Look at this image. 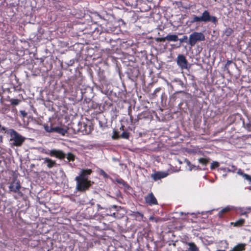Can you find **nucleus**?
I'll list each match as a JSON object with an SVG mask.
<instances>
[{
	"label": "nucleus",
	"instance_id": "c756f323",
	"mask_svg": "<svg viewBox=\"0 0 251 251\" xmlns=\"http://www.w3.org/2000/svg\"><path fill=\"white\" fill-rule=\"evenodd\" d=\"M243 125L245 128L249 131H251V123H249L245 124L244 122H243Z\"/></svg>",
	"mask_w": 251,
	"mask_h": 251
},
{
	"label": "nucleus",
	"instance_id": "9b49d317",
	"mask_svg": "<svg viewBox=\"0 0 251 251\" xmlns=\"http://www.w3.org/2000/svg\"><path fill=\"white\" fill-rule=\"evenodd\" d=\"M92 173L91 169H82L80 172L79 175L75 177L77 179H83L84 180H89L88 176Z\"/></svg>",
	"mask_w": 251,
	"mask_h": 251
},
{
	"label": "nucleus",
	"instance_id": "cd10ccee",
	"mask_svg": "<svg viewBox=\"0 0 251 251\" xmlns=\"http://www.w3.org/2000/svg\"><path fill=\"white\" fill-rule=\"evenodd\" d=\"M220 165V164L217 161H213L211 164L210 166V169L211 170H214L215 168L218 167Z\"/></svg>",
	"mask_w": 251,
	"mask_h": 251
},
{
	"label": "nucleus",
	"instance_id": "39448f33",
	"mask_svg": "<svg viewBox=\"0 0 251 251\" xmlns=\"http://www.w3.org/2000/svg\"><path fill=\"white\" fill-rule=\"evenodd\" d=\"M76 181V189L79 192H85L91 186L90 180H84L83 179L75 178Z\"/></svg>",
	"mask_w": 251,
	"mask_h": 251
},
{
	"label": "nucleus",
	"instance_id": "72a5a7b5",
	"mask_svg": "<svg viewBox=\"0 0 251 251\" xmlns=\"http://www.w3.org/2000/svg\"><path fill=\"white\" fill-rule=\"evenodd\" d=\"M128 114L129 116L130 120L131 123H135V122L134 121L133 117L132 115H131V109L128 110Z\"/></svg>",
	"mask_w": 251,
	"mask_h": 251
},
{
	"label": "nucleus",
	"instance_id": "58836bf2",
	"mask_svg": "<svg viewBox=\"0 0 251 251\" xmlns=\"http://www.w3.org/2000/svg\"><path fill=\"white\" fill-rule=\"evenodd\" d=\"M236 170V167L234 166H233V165L231 166V169H229V168L227 169V171H232V172H233L234 171H235Z\"/></svg>",
	"mask_w": 251,
	"mask_h": 251
},
{
	"label": "nucleus",
	"instance_id": "b1692460",
	"mask_svg": "<svg viewBox=\"0 0 251 251\" xmlns=\"http://www.w3.org/2000/svg\"><path fill=\"white\" fill-rule=\"evenodd\" d=\"M10 110L9 105L6 104H3V106L1 107V111L3 113H6Z\"/></svg>",
	"mask_w": 251,
	"mask_h": 251
},
{
	"label": "nucleus",
	"instance_id": "7ed1b4c3",
	"mask_svg": "<svg viewBox=\"0 0 251 251\" xmlns=\"http://www.w3.org/2000/svg\"><path fill=\"white\" fill-rule=\"evenodd\" d=\"M205 40V36L203 33L195 31L189 35L188 44L191 47H194L197 42L204 41Z\"/></svg>",
	"mask_w": 251,
	"mask_h": 251
},
{
	"label": "nucleus",
	"instance_id": "2eb2a0df",
	"mask_svg": "<svg viewBox=\"0 0 251 251\" xmlns=\"http://www.w3.org/2000/svg\"><path fill=\"white\" fill-rule=\"evenodd\" d=\"M245 223V220L243 218L239 219V220L230 223V225L234 227H241L244 225Z\"/></svg>",
	"mask_w": 251,
	"mask_h": 251
},
{
	"label": "nucleus",
	"instance_id": "79ce46f5",
	"mask_svg": "<svg viewBox=\"0 0 251 251\" xmlns=\"http://www.w3.org/2000/svg\"><path fill=\"white\" fill-rule=\"evenodd\" d=\"M3 137L1 135H0V143L2 142Z\"/></svg>",
	"mask_w": 251,
	"mask_h": 251
},
{
	"label": "nucleus",
	"instance_id": "ddd939ff",
	"mask_svg": "<svg viewBox=\"0 0 251 251\" xmlns=\"http://www.w3.org/2000/svg\"><path fill=\"white\" fill-rule=\"evenodd\" d=\"M42 159L44 160L43 163L46 164L48 168L50 169L56 166L57 165L55 160H53L50 158L45 157Z\"/></svg>",
	"mask_w": 251,
	"mask_h": 251
},
{
	"label": "nucleus",
	"instance_id": "f03ea898",
	"mask_svg": "<svg viewBox=\"0 0 251 251\" xmlns=\"http://www.w3.org/2000/svg\"><path fill=\"white\" fill-rule=\"evenodd\" d=\"M201 22L204 23L211 22L214 24H216L218 22V20L215 16H210L209 12L208 10H205L202 13L201 16L199 17L196 15H194L193 19L191 21V23Z\"/></svg>",
	"mask_w": 251,
	"mask_h": 251
},
{
	"label": "nucleus",
	"instance_id": "e433bc0d",
	"mask_svg": "<svg viewBox=\"0 0 251 251\" xmlns=\"http://www.w3.org/2000/svg\"><path fill=\"white\" fill-rule=\"evenodd\" d=\"M97 206L98 211H100L101 210H104L105 211V209L106 208L102 207L100 204H97Z\"/></svg>",
	"mask_w": 251,
	"mask_h": 251
},
{
	"label": "nucleus",
	"instance_id": "f704fd0d",
	"mask_svg": "<svg viewBox=\"0 0 251 251\" xmlns=\"http://www.w3.org/2000/svg\"><path fill=\"white\" fill-rule=\"evenodd\" d=\"M166 40V39H165V37H158V38H155V41L157 42H164Z\"/></svg>",
	"mask_w": 251,
	"mask_h": 251
},
{
	"label": "nucleus",
	"instance_id": "5701e85b",
	"mask_svg": "<svg viewBox=\"0 0 251 251\" xmlns=\"http://www.w3.org/2000/svg\"><path fill=\"white\" fill-rule=\"evenodd\" d=\"M233 33V29L232 28H229V27L226 28L225 31V32H224V34L226 36H230Z\"/></svg>",
	"mask_w": 251,
	"mask_h": 251
},
{
	"label": "nucleus",
	"instance_id": "4468645a",
	"mask_svg": "<svg viewBox=\"0 0 251 251\" xmlns=\"http://www.w3.org/2000/svg\"><path fill=\"white\" fill-rule=\"evenodd\" d=\"M233 209V207L232 206L228 205L221 209L219 212L218 216L219 218H223L226 213L231 211Z\"/></svg>",
	"mask_w": 251,
	"mask_h": 251
},
{
	"label": "nucleus",
	"instance_id": "6e6552de",
	"mask_svg": "<svg viewBox=\"0 0 251 251\" xmlns=\"http://www.w3.org/2000/svg\"><path fill=\"white\" fill-rule=\"evenodd\" d=\"M46 154H48L51 157H55L59 159H63L65 157V154L63 151L61 150H57L55 149L49 150L45 152Z\"/></svg>",
	"mask_w": 251,
	"mask_h": 251
},
{
	"label": "nucleus",
	"instance_id": "f3484780",
	"mask_svg": "<svg viewBox=\"0 0 251 251\" xmlns=\"http://www.w3.org/2000/svg\"><path fill=\"white\" fill-rule=\"evenodd\" d=\"M238 174L243 176V177L248 181L250 183H251V176L244 173L241 169H240L238 172Z\"/></svg>",
	"mask_w": 251,
	"mask_h": 251
},
{
	"label": "nucleus",
	"instance_id": "20e7f679",
	"mask_svg": "<svg viewBox=\"0 0 251 251\" xmlns=\"http://www.w3.org/2000/svg\"><path fill=\"white\" fill-rule=\"evenodd\" d=\"M122 209L121 206L116 205H113L108 208L105 209L104 213H103L105 216H109L116 218H121V215L119 214V212Z\"/></svg>",
	"mask_w": 251,
	"mask_h": 251
},
{
	"label": "nucleus",
	"instance_id": "f257e3e1",
	"mask_svg": "<svg viewBox=\"0 0 251 251\" xmlns=\"http://www.w3.org/2000/svg\"><path fill=\"white\" fill-rule=\"evenodd\" d=\"M5 132L10 135V141L11 142V144L13 146L21 147L25 141V138L20 134L14 129H9Z\"/></svg>",
	"mask_w": 251,
	"mask_h": 251
},
{
	"label": "nucleus",
	"instance_id": "6ab92c4d",
	"mask_svg": "<svg viewBox=\"0 0 251 251\" xmlns=\"http://www.w3.org/2000/svg\"><path fill=\"white\" fill-rule=\"evenodd\" d=\"M165 39L169 41L176 42L178 40V36L176 35H168L165 37Z\"/></svg>",
	"mask_w": 251,
	"mask_h": 251
},
{
	"label": "nucleus",
	"instance_id": "393cba45",
	"mask_svg": "<svg viewBox=\"0 0 251 251\" xmlns=\"http://www.w3.org/2000/svg\"><path fill=\"white\" fill-rule=\"evenodd\" d=\"M120 136V138L128 139L129 137V133L127 131H124Z\"/></svg>",
	"mask_w": 251,
	"mask_h": 251
},
{
	"label": "nucleus",
	"instance_id": "a878e982",
	"mask_svg": "<svg viewBox=\"0 0 251 251\" xmlns=\"http://www.w3.org/2000/svg\"><path fill=\"white\" fill-rule=\"evenodd\" d=\"M10 101L11 102V104L12 105H17L19 104L20 102L21 101L20 100L18 99H11L10 100Z\"/></svg>",
	"mask_w": 251,
	"mask_h": 251
},
{
	"label": "nucleus",
	"instance_id": "0eeeda50",
	"mask_svg": "<svg viewBox=\"0 0 251 251\" xmlns=\"http://www.w3.org/2000/svg\"><path fill=\"white\" fill-rule=\"evenodd\" d=\"M21 186L19 180L13 181L9 185V189L11 192L16 193L19 198L23 197V193L20 191Z\"/></svg>",
	"mask_w": 251,
	"mask_h": 251
},
{
	"label": "nucleus",
	"instance_id": "c9c22d12",
	"mask_svg": "<svg viewBox=\"0 0 251 251\" xmlns=\"http://www.w3.org/2000/svg\"><path fill=\"white\" fill-rule=\"evenodd\" d=\"M117 182L118 183H119L120 184H122L124 186H125L126 184V182L122 179H117Z\"/></svg>",
	"mask_w": 251,
	"mask_h": 251
},
{
	"label": "nucleus",
	"instance_id": "1a4fd4ad",
	"mask_svg": "<svg viewBox=\"0 0 251 251\" xmlns=\"http://www.w3.org/2000/svg\"><path fill=\"white\" fill-rule=\"evenodd\" d=\"M177 64L182 69L187 68V61L182 54H179L177 56Z\"/></svg>",
	"mask_w": 251,
	"mask_h": 251
},
{
	"label": "nucleus",
	"instance_id": "4c0bfd02",
	"mask_svg": "<svg viewBox=\"0 0 251 251\" xmlns=\"http://www.w3.org/2000/svg\"><path fill=\"white\" fill-rule=\"evenodd\" d=\"M188 38L187 36L186 35L183 36L182 38L178 39L180 43H183L184 42H186V41L187 40Z\"/></svg>",
	"mask_w": 251,
	"mask_h": 251
},
{
	"label": "nucleus",
	"instance_id": "ea45409f",
	"mask_svg": "<svg viewBox=\"0 0 251 251\" xmlns=\"http://www.w3.org/2000/svg\"><path fill=\"white\" fill-rule=\"evenodd\" d=\"M20 112L24 117H25L27 115V113L25 111H21Z\"/></svg>",
	"mask_w": 251,
	"mask_h": 251
},
{
	"label": "nucleus",
	"instance_id": "f8f14e48",
	"mask_svg": "<svg viewBox=\"0 0 251 251\" xmlns=\"http://www.w3.org/2000/svg\"><path fill=\"white\" fill-rule=\"evenodd\" d=\"M145 200L146 202L150 205H155L158 203L157 201L152 193H151L147 195L145 198Z\"/></svg>",
	"mask_w": 251,
	"mask_h": 251
},
{
	"label": "nucleus",
	"instance_id": "aec40b11",
	"mask_svg": "<svg viewBox=\"0 0 251 251\" xmlns=\"http://www.w3.org/2000/svg\"><path fill=\"white\" fill-rule=\"evenodd\" d=\"M198 161L199 163L205 166L209 162L210 159L209 158H200Z\"/></svg>",
	"mask_w": 251,
	"mask_h": 251
},
{
	"label": "nucleus",
	"instance_id": "a19ab883",
	"mask_svg": "<svg viewBox=\"0 0 251 251\" xmlns=\"http://www.w3.org/2000/svg\"><path fill=\"white\" fill-rule=\"evenodd\" d=\"M186 162H187V165L190 167V170L191 171L193 169V167H191V162L189 160H187L186 161Z\"/></svg>",
	"mask_w": 251,
	"mask_h": 251
},
{
	"label": "nucleus",
	"instance_id": "9d476101",
	"mask_svg": "<svg viewBox=\"0 0 251 251\" xmlns=\"http://www.w3.org/2000/svg\"><path fill=\"white\" fill-rule=\"evenodd\" d=\"M169 175V173L166 172L158 171L151 175V178L154 181H157L161 178L166 177Z\"/></svg>",
	"mask_w": 251,
	"mask_h": 251
},
{
	"label": "nucleus",
	"instance_id": "a211bd4d",
	"mask_svg": "<svg viewBox=\"0 0 251 251\" xmlns=\"http://www.w3.org/2000/svg\"><path fill=\"white\" fill-rule=\"evenodd\" d=\"M189 248L188 250L185 251H199V248L197 247L196 245L193 242L188 243Z\"/></svg>",
	"mask_w": 251,
	"mask_h": 251
},
{
	"label": "nucleus",
	"instance_id": "423d86ee",
	"mask_svg": "<svg viewBox=\"0 0 251 251\" xmlns=\"http://www.w3.org/2000/svg\"><path fill=\"white\" fill-rule=\"evenodd\" d=\"M77 128H74L75 131L77 133H81L83 135L90 134L92 130L90 126H88L85 123L79 122L77 125Z\"/></svg>",
	"mask_w": 251,
	"mask_h": 251
},
{
	"label": "nucleus",
	"instance_id": "7c9ffc66",
	"mask_svg": "<svg viewBox=\"0 0 251 251\" xmlns=\"http://www.w3.org/2000/svg\"><path fill=\"white\" fill-rule=\"evenodd\" d=\"M120 138V136L119 134V132L117 131L114 130L113 131V135L112 136V138L113 139H117Z\"/></svg>",
	"mask_w": 251,
	"mask_h": 251
},
{
	"label": "nucleus",
	"instance_id": "dca6fc26",
	"mask_svg": "<svg viewBox=\"0 0 251 251\" xmlns=\"http://www.w3.org/2000/svg\"><path fill=\"white\" fill-rule=\"evenodd\" d=\"M52 130L53 132H56L62 135H65V134L67 132V130L65 128L60 126H56L53 127Z\"/></svg>",
	"mask_w": 251,
	"mask_h": 251
},
{
	"label": "nucleus",
	"instance_id": "2f4dec72",
	"mask_svg": "<svg viewBox=\"0 0 251 251\" xmlns=\"http://www.w3.org/2000/svg\"><path fill=\"white\" fill-rule=\"evenodd\" d=\"M232 60H227L226 64L225 66V70H227L228 72H229V66L232 63Z\"/></svg>",
	"mask_w": 251,
	"mask_h": 251
},
{
	"label": "nucleus",
	"instance_id": "c85d7f7f",
	"mask_svg": "<svg viewBox=\"0 0 251 251\" xmlns=\"http://www.w3.org/2000/svg\"><path fill=\"white\" fill-rule=\"evenodd\" d=\"M161 90V88L160 87H158V88H156L154 92L151 94V98H155V97L157 96V95L156 94L158 92H159Z\"/></svg>",
	"mask_w": 251,
	"mask_h": 251
},
{
	"label": "nucleus",
	"instance_id": "412c9836",
	"mask_svg": "<svg viewBox=\"0 0 251 251\" xmlns=\"http://www.w3.org/2000/svg\"><path fill=\"white\" fill-rule=\"evenodd\" d=\"M132 215L136 219H138L139 220L142 219L143 217V214L138 211L133 212Z\"/></svg>",
	"mask_w": 251,
	"mask_h": 251
},
{
	"label": "nucleus",
	"instance_id": "bb28decb",
	"mask_svg": "<svg viewBox=\"0 0 251 251\" xmlns=\"http://www.w3.org/2000/svg\"><path fill=\"white\" fill-rule=\"evenodd\" d=\"M44 129L48 132H53V127L52 126H49L48 125H45L44 126Z\"/></svg>",
	"mask_w": 251,
	"mask_h": 251
},
{
	"label": "nucleus",
	"instance_id": "4be33fe9",
	"mask_svg": "<svg viewBox=\"0 0 251 251\" xmlns=\"http://www.w3.org/2000/svg\"><path fill=\"white\" fill-rule=\"evenodd\" d=\"M67 159L68 162L74 161L75 160V155L73 153L69 152L67 154Z\"/></svg>",
	"mask_w": 251,
	"mask_h": 251
},
{
	"label": "nucleus",
	"instance_id": "473e14b6",
	"mask_svg": "<svg viewBox=\"0 0 251 251\" xmlns=\"http://www.w3.org/2000/svg\"><path fill=\"white\" fill-rule=\"evenodd\" d=\"M100 174L102 176L105 178H107L109 177V176L103 170H100Z\"/></svg>",
	"mask_w": 251,
	"mask_h": 251
}]
</instances>
